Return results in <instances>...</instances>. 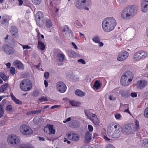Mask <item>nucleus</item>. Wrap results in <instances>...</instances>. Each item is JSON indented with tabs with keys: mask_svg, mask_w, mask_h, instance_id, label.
Listing matches in <instances>:
<instances>
[{
	"mask_svg": "<svg viewBox=\"0 0 148 148\" xmlns=\"http://www.w3.org/2000/svg\"><path fill=\"white\" fill-rule=\"evenodd\" d=\"M116 24L117 23L114 18L108 17L103 20L102 26L104 32H108L113 30Z\"/></svg>",
	"mask_w": 148,
	"mask_h": 148,
	"instance_id": "1",
	"label": "nucleus"
},
{
	"mask_svg": "<svg viewBox=\"0 0 148 148\" xmlns=\"http://www.w3.org/2000/svg\"><path fill=\"white\" fill-rule=\"evenodd\" d=\"M137 10V7L135 5H130L123 10L121 17L123 19H129L136 13Z\"/></svg>",
	"mask_w": 148,
	"mask_h": 148,
	"instance_id": "2",
	"label": "nucleus"
},
{
	"mask_svg": "<svg viewBox=\"0 0 148 148\" xmlns=\"http://www.w3.org/2000/svg\"><path fill=\"white\" fill-rule=\"evenodd\" d=\"M120 125L117 123H112L108 127L107 133L109 136L112 138H118L121 135L119 130Z\"/></svg>",
	"mask_w": 148,
	"mask_h": 148,
	"instance_id": "3",
	"label": "nucleus"
},
{
	"mask_svg": "<svg viewBox=\"0 0 148 148\" xmlns=\"http://www.w3.org/2000/svg\"><path fill=\"white\" fill-rule=\"evenodd\" d=\"M134 78L133 73L130 71L125 72L122 76L120 83L123 86H127L129 85L131 83Z\"/></svg>",
	"mask_w": 148,
	"mask_h": 148,
	"instance_id": "4",
	"label": "nucleus"
},
{
	"mask_svg": "<svg viewBox=\"0 0 148 148\" xmlns=\"http://www.w3.org/2000/svg\"><path fill=\"white\" fill-rule=\"evenodd\" d=\"M134 121L135 124H129L123 127L122 131L124 134H129L133 131H136L139 129V121L137 120H135Z\"/></svg>",
	"mask_w": 148,
	"mask_h": 148,
	"instance_id": "5",
	"label": "nucleus"
},
{
	"mask_svg": "<svg viewBox=\"0 0 148 148\" xmlns=\"http://www.w3.org/2000/svg\"><path fill=\"white\" fill-rule=\"evenodd\" d=\"M147 52L143 50H140L135 52L133 56V60L134 61L138 62L143 60L147 56Z\"/></svg>",
	"mask_w": 148,
	"mask_h": 148,
	"instance_id": "6",
	"label": "nucleus"
},
{
	"mask_svg": "<svg viewBox=\"0 0 148 148\" xmlns=\"http://www.w3.org/2000/svg\"><path fill=\"white\" fill-rule=\"evenodd\" d=\"M20 87L21 90L24 91L30 90L32 87V84L30 80L24 79L21 82Z\"/></svg>",
	"mask_w": 148,
	"mask_h": 148,
	"instance_id": "7",
	"label": "nucleus"
},
{
	"mask_svg": "<svg viewBox=\"0 0 148 148\" xmlns=\"http://www.w3.org/2000/svg\"><path fill=\"white\" fill-rule=\"evenodd\" d=\"M92 110H85L86 116L91 120L94 124L96 125H99L100 122L97 116L94 114L92 113Z\"/></svg>",
	"mask_w": 148,
	"mask_h": 148,
	"instance_id": "8",
	"label": "nucleus"
},
{
	"mask_svg": "<svg viewBox=\"0 0 148 148\" xmlns=\"http://www.w3.org/2000/svg\"><path fill=\"white\" fill-rule=\"evenodd\" d=\"M20 132L25 135H29L33 133L32 130L28 125L25 124L22 125L20 128Z\"/></svg>",
	"mask_w": 148,
	"mask_h": 148,
	"instance_id": "9",
	"label": "nucleus"
},
{
	"mask_svg": "<svg viewBox=\"0 0 148 148\" xmlns=\"http://www.w3.org/2000/svg\"><path fill=\"white\" fill-rule=\"evenodd\" d=\"M8 143L13 145H17L20 142L18 137L14 135H9L8 138Z\"/></svg>",
	"mask_w": 148,
	"mask_h": 148,
	"instance_id": "10",
	"label": "nucleus"
},
{
	"mask_svg": "<svg viewBox=\"0 0 148 148\" xmlns=\"http://www.w3.org/2000/svg\"><path fill=\"white\" fill-rule=\"evenodd\" d=\"M37 25L39 26H41V23L44 19V17L43 12L38 11L36 14L35 16Z\"/></svg>",
	"mask_w": 148,
	"mask_h": 148,
	"instance_id": "11",
	"label": "nucleus"
},
{
	"mask_svg": "<svg viewBox=\"0 0 148 148\" xmlns=\"http://www.w3.org/2000/svg\"><path fill=\"white\" fill-rule=\"evenodd\" d=\"M66 136L69 139L73 141H77L79 138V135L73 131L68 132L66 134Z\"/></svg>",
	"mask_w": 148,
	"mask_h": 148,
	"instance_id": "12",
	"label": "nucleus"
},
{
	"mask_svg": "<svg viewBox=\"0 0 148 148\" xmlns=\"http://www.w3.org/2000/svg\"><path fill=\"white\" fill-rule=\"evenodd\" d=\"M56 87L58 91L61 93L65 92L66 89V85L62 81L58 82L56 84Z\"/></svg>",
	"mask_w": 148,
	"mask_h": 148,
	"instance_id": "13",
	"label": "nucleus"
},
{
	"mask_svg": "<svg viewBox=\"0 0 148 148\" xmlns=\"http://www.w3.org/2000/svg\"><path fill=\"white\" fill-rule=\"evenodd\" d=\"M128 56L129 53L127 52L122 51L119 54L117 59L118 61H123L126 59Z\"/></svg>",
	"mask_w": 148,
	"mask_h": 148,
	"instance_id": "14",
	"label": "nucleus"
},
{
	"mask_svg": "<svg viewBox=\"0 0 148 148\" xmlns=\"http://www.w3.org/2000/svg\"><path fill=\"white\" fill-rule=\"evenodd\" d=\"M10 32L14 38H16L18 37L19 36L18 30L16 27L11 26Z\"/></svg>",
	"mask_w": 148,
	"mask_h": 148,
	"instance_id": "15",
	"label": "nucleus"
},
{
	"mask_svg": "<svg viewBox=\"0 0 148 148\" xmlns=\"http://www.w3.org/2000/svg\"><path fill=\"white\" fill-rule=\"evenodd\" d=\"M142 11L144 12H147L148 10V1L144 0L142 1L141 5Z\"/></svg>",
	"mask_w": 148,
	"mask_h": 148,
	"instance_id": "16",
	"label": "nucleus"
},
{
	"mask_svg": "<svg viewBox=\"0 0 148 148\" xmlns=\"http://www.w3.org/2000/svg\"><path fill=\"white\" fill-rule=\"evenodd\" d=\"M4 49L5 53L9 55L13 53L14 51V49L12 47L8 45H6Z\"/></svg>",
	"mask_w": 148,
	"mask_h": 148,
	"instance_id": "17",
	"label": "nucleus"
},
{
	"mask_svg": "<svg viewBox=\"0 0 148 148\" xmlns=\"http://www.w3.org/2000/svg\"><path fill=\"white\" fill-rule=\"evenodd\" d=\"M147 83V82L146 80L143 79L138 81L137 82V84L140 88L142 89L146 86Z\"/></svg>",
	"mask_w": 148,
	"mask_h": 148,
	"instance_id": "18",
	"label": "nucleus"
},
{
	"mask_svg": "<svg viewBox=\"0 0 148 148\" xmlns=\"http://www.w3.org/2000/svg\"><path fill=\"white\" fill-rule=\"evenodd\" d=\"M14 65L16 66L19 70L24 69V66L23 64L19 60H15L13 62Z\"/></svg>",
	"mask_w": 148,
	"mask_h": 148,
	"instance_id": "19",
	"label": "nucleus"
},
{
	"mask_svg": "<svg viewBox=\"0 0 148 148\" xmlns=\"http://www.w3.org/2000/svg\"><path fill=\"white\" fill-rule=\"evenodd\" d=\"M45 47V45L42 41L38 40L37 44V48L41 51H43Z\"/></svg>",
	"mask_w": 148,
	"mask_h": 148,
	"instance_id": "20",
	"label": "nucleus"
},
{
	"mask_svg": "<svg viewBox=\"0 0 148 148\" xmlns=\"http://www.w3.org/2000/svg\"><path fill=\"white\" fill-rule=\"evenodd\" d=\"M59 50L61 53L58 54L57 55V57L58 58L59 62H62L64 60L65 57L62 52L60 50Z\"/></svg>",
	"mask_w": 148,
	"mask_h": 148,
	"instance_id": "21",
	"label": "nucleus"
},
{
	"mask_svg": "<svg viewBox=\"0 0 148 148\" xmlns=\"http://www.w3.org/2000/svg\"><path fill=\"white\" fill-rule=\"evenodd\" d=\"M9 20V16L7 15H5L2 16L1 20V23L2 24H4L7 23H8Z\"/></svg>",
	"mask_w": 148,
	"mask_h": 148,
	"instance_id": "22",
	"label": "nucleus"
},
{
	"mask_svg": "<svg viewBox=\"0 0 148 148\" xmlns=\"http://www.w3.org/2000/svg\"><path fill=\"white\" fill-rule=\"evenodd\" d=\"M78 121L76 120H73L69 123V126L72 127L76 128L79 126V123Z\"/></svg>",
	"mask_w": 148,
	"mask_h": 148,
	"instance_id": "23",
	"label": "nucleus"
},
{
	"mask_svg": "<svg viewBox=\"0 0 148 148\" xmlns=\"http://www.w3.org/2000/svg\"><path fill=\"white\" fill-rule=\"evenodd\" d=\"M121 96L125 98L128 97L130 96V92L127 91L121 90L119 92Z\"/></svg>",
	"mask_w": 148,
	"mask_h": 148,
	"instance_id": "24",
	"label": "nucleus"
},
{
	"mask_svg": "<svg viewBox=\"0 0 148 148\" xmlns=\"http://www.w3.org/2000/svg\"><path fill=\"white\" fill-rule=\"evenodd\" d=\"M67 54L69 57L71 58H76L77 56L76 53L72 50H68L67 51Z\"/></svg>",
	"mask_w": 148,
	"mask_h": 148,
	"instance_id": "25",
	"label": "nucleus"
},
{
	"mask_svg": "<svg viewBox=\"0 0 148 148\" xmlns=\"http://www.w3.org/2000/svg\"><path fill=\"white\" fill-rule=\"evenodd\" d=\"M10 96L12 100L16 104L21 105L22 103L21 101L19 100L16 99L15 97L13 94L12 93H11Z\"/></svg>",
	"mask_w": 148,
	"mask_h": 148,
	"instance_id": "26",
	"label": "nucleus"
},
{
	"mask_svg": "<svg viewBox=\"0 0 148 148\" xmlns=\"http://www.w3.org/2000/svg\"><path fill=\"white\" fill-rule=\"evenodd\" d=\"M47 126H48L49 131L51 134H54L55 133V130L53 125L47 124L46 127Z\"/></svg>",
	"mask_w": 148,
	"mask_h": 148,
	"instance_id": "27",
	"label": "nucleus"
},
{
	"mask_svg": "<svg viewBox=\"0 0 148 148\" xmlns=\"http://www.w3.org/2000/svg\"><path fill=\"white\" fill-rule=\"evenodd\" d=\"M75 5L77 8L80 10L83 9L84 8V5L80 1V0L77 1L75 4Z\"/></svg>",
	"mask_w": 148,
	"mask_h": 148,
	"instance_id": "28",
	"label": "nucleus"
},
{
	"mask_svg": "<svg viewBox=\"0 0 148 148\" xmlns=\"http://www.w3.org/2000/svg\"><path fill=\"white\" fill-rule=\"evenodd\" d=\"M91 134L89 132H87L85 134V140L87 143L89 142L91 139Z\"/></svg>",
	"mask_w": 148,
	"mask_h": 148,
	"instance_id": "29",
	"label": "nucleus"
},
{
	"mask_svg": "<svg viewBox=\"0 0 148 148\" xmlns=\"http://www.w3.org/2000/svg\"><path fill=\"white\" fill-rule=\"evenodd\" d=\"M8 84L7 83L4 84L0 87V92L2 93L6 90L8 87Z\"/></svg>",
	"mask_w": 148,
	"mask_h": 148,
	"instance_id": "30",
	"label": "nucleus"
},
{
	"mask_svg": "<svg viewBox=\"0 0 148 148\" xmlns=\"http://www.w3.org/2000/svg\"><path fill=\"white\" fill-rule=\"evenodd\" d=\"M76 95L79 97H83L84 96V93L79 89L76 90L75 92Z\"/></svg>",
	"mask_w": 148,
	"mask_h": 148,
	"instance_id": "31",
	"label": "nucleus"
},
{
	"mask_svg": "<svg viewBox=\"0 0 148 148\" xmlns=\"http://www.w3.org/2000/svg\"><path fill=\"white\" fill-rule=\"evenodd\" d=\"M45 26L47 28H49L51 27L53 25V23L51 20L47 19L45 21Z\"/></svg>",
	"mask_w": 148,
	"mask_h": 148,
	"instance_id": "32",
	"label": "nucleus"
},
{
	"mask_svg": "<svg viewBox=\"0 0 148 148\" xmlns=\"http://www.w3.org/2000/svg\"><path fill=\"white\" fill-rule=\"evenodd\" d=\"M69 103L71 106H78L80 104L79 102L75 100L70 101Z\"/></svg>",
	"mask_w": 148,
	"mask_h": 148,
	"instance_id": "33",
	"label": "nucleus"
},
{
	"mask_svg": "<svg viewBox=\"0 0 148 148\" xmlns=\"http://www.w3.org/2000/svg\"><path fill=\"white\" fill-rule=\"evenodd\" d=\"M101 87L100 85V84L99 82L97 80H96L93 86V87L94 88L96 89H97L99 88H100Z\"/></svg>",
	"mask_w": 148,
	"mask_h": 148,
	"instance_id": "34",
	"label": "nucleus"
},
{
	"mask_svg": "<svg viewBox=\"0 0 148 148\" xmlns=\"http://www.w3.org/2000/svg\"><path fill=\"white\" fill-rule=\"evenodd\" d=\"M142 145L145 148H148V139H145L143 140Z\"/></svg>",
	"mask_w": 148,
	"mask_h": 148,
	"instance_id": "35",
	"label": "nucleus"
},
{
	"mask_svg": "<svg viewBox=\"0 0 148 148\" xmlns=\"http://www.w3.org/2000/svg\"><path fill=\"white\" fill-rule=\"evenodd\" d=\"M92 40L95 42L98 43L100 41V38L97 36H95L92 38Z\"/></svg>",
	"mask_w": 148,
	"mask_h": 148,
	"instance_id": "36",
	"label": "nucleus"
},
{
	"mask_svg": "<svg viewBox=\"0 0 148 148\" xmlns=\"http://www.w3.org/2000/svg\"><path fill=\"white\" fill-rule=\"evenodd\" d=\"M0 77L4 81H6L7 80V76L3 73L1 72L0 73Z\"/></svg>",
	"mask_w": 148,
	"mask_h": 148,
	"instance_id": "37",
	"label": "nucleus"
},
{
	"mask_svg": "<svg viewBox=\"0 0 148 148\" xmlns=\"http://www.w3.org/2000/svg\"><path fill=\"white\" fill-rule=\"evenodd\" d=\"M115 118L118 120H120L122 117V115L119 113H116L114 114Z\"/></svg>",
	"mask_w": 148,
	"mask_h": 148,
	"instance_id": "38",
	"label": "nucleus"
},
{
	"mask_svg": "<svg viewBox=\"0 0 148 148\" xmlns=\"http://www.w3.org/2000/svg\"><path fill=\"white\" fill-rule=\"evenodd\" d=\"M12 105H8L6 107V110L9 112H12Z\"/></svg>",
	"mask_w": 148,
	"mask_h": 148,
	"instance_id": "39",
	"label": "nucleus"
},
{
	"mask_svg": "<svg viewBox=\"0 0 148 148\" xmlns=\"http://www.w3.org/2000/svg\"><path fill=\"white\" fill-rule=\"evenodd\" d=\"M38 100L40 102L46 101L47 100V98L45 97H42L40 98H39Z\"/></svg>",
	"mask_w": 148,
	"mask_h": 148,
	"instance_id": "40",
	"label": "nucleus"
},
{
	"mask_svg": "<svg viewBox=\"0 0 148 148\" xmlns=\"http://www.w3.org/2000/svg\"><path fill=\"white\" fill-rule=\"evenodd\" d=\"M144 115L146 118H148V107L145 109Z\"/></svg>",
	"mask_w": 148,
	"mask_h": 148,
	"instance_id": "41",
	"label": "nucleus"
},
{
	"mask_svg": "<svg viewBox=\"0 0 148 148\" xmlns=\"http://www.w3.org/2000/svg\"><path fill=\"white\" fill-rule=\"evenodd\" d=\"M75 25L77 27H80L82 26V24L78 21H76L75 23Z\"/></svg>",
	"mask_w": 148,
	"mask_h": 148,
	"instance_id": "42",
	"label": "nucleus"
},
{
	"mask_svg": "<svg viewBox=\"0 0 148 148\" xmlns=\"http://www.w3.org/2000/svg\"><path fill=\"white\" fill-rule=\"evenodd\" d=\"M39 95V92L36 90H34L32 93V95L33 96L35 97H36Z\"/></svg>",
	"mask_w": 148,
	"mask_h": 148,
	"instance_id": "43",
	"label": "nucleus"
},
{
	"mask_svg": "<svg viewBox=\"0 0 148 148\" xmlns=\"http://www.w3.org/2000/svg\"><path fill=\"white\" fill-rule=\"evenodd\" d=\"M10 73L12 75H14L15 74V69L13 67H12L10 69Z\"/></svg>",
	"mask_w": 148,
	"mask_h": 148,
	"instance_id": "44",
	"label": "nucleus"
},
{
	"mask_svg": "<svg viewBox=\"0 0 148 148\" xmlns=\"http://www.w3.org/2000/svg\"><path fill=\"white\" fill-rule=\"evenodd\" d=\"M32 1L34 4L37 5L40 3L41 0H32Z\"/></svg>",
	"mask_w": 148,
	"mask_h": 148,
	"instance_id": "45",
	"label": "nucleus"
},
{
	"mask_svg": "<svg viewBox=\"0 0 148 148\" xmlns=\"http://www.w3.org/2000/svg\"><path fill=\"white\" fill-rule=\"evenodd\" d=\"M19 44L23 48V49H29L30 48V47L28 45H23L21 44Z\"/></svg>",
	"mask_w": 148,
	"mask_h": 148,
	"instance_id": "46",
	"label": "nucleus"
},
{
	"mask_svg": "<svg viewBox=\"0 0 148 148\" xmlns=\"http://www.w3.org/2000/svg\"><path fill=\"white\" fill-rule=\"evenodd\" d=\"M88 130L90 132H92L93 130V127L91 125H88Z\"/></svg>",
	"mask_w": 148,
	"mask_h": 148,
	"instance_id": "47",
	"label": "nucleus"
},
{
	"mask_svg": "<svg viewBox=\"0 0 148 148\" xmlns=\"http://www.w3.org/2000/svg\"><path fill=\"white\" fill-rule=\"evenodd\" d=\"M33 114H36L40 113L41 112V110H38L35 111H33Z\"/></svg>",
	"mask_w": 148,
	"mask_h": 148,
	"instance_id": "48",
	"label": "nucleus"
},
{
	"mask_svg": "<svg viewBox=\"0 0 148 148\" xmlns=\"http://www.w3.org/2000/svg\"><path fill=\"white\" fill-rule=\"evenodd\" d=\"M49 76V73L48 72H45L44 74V77L45 78L47 79H48Z\"/></svg>",
	"mask_w": 148,
	"mask_h": 148,
	"instance_id": "49",
	"label": "nucleus"
},
{
	"mask_svg": "<svg viewBox=\"0 0 148 148\" xmlns=\"http://www.w3.org/2000/svg\"><path fill=\"white\" fill-rule=\"evenodd\" d=\"M109 99L110 100L114 101L116 100V97H112V95H110L109 96Z\"/></svg>",
	"mask_w": 148,
	"mask_h": 148,
	"instance_id": "50",
	"label": "nucleus"
},
{
	"mask_svg": "<svg viewBox=\"0 0 148 148\" xmlns=\"http://www.w3.org/2000/svg\"><path fill=\"white\" fill-rule=\"evenodd\" d=\"M130 96L132 97H136L137 96V94L136 92H132L130 94Z\"/></svg>",
	"mask_w": 148,
	"mask_h": 148,
	"instance_id": "51",
	"label": "nucleus"
},
{
	"mask_svg": "<svg viewBox=\"0 0 148 148\" xmlns=\"http://www.w3.org/2000/svg\"><path fill=\"white\" fill-rule=\"evenodd\" d=\"M77 61L78 62H81L82 64H86V62L84 60L82 59H80L79 60H77Z\"/></svg>",
	"mask_w": 148,
	"mask_h": 148,
	"instance_id": "52",
	"label": "nucleus"
},
{
	"mask_svg": "<svg viewBox=\"0 0 148 148\" xmlns=\"http://www.w3.org/2000/svg\"><path fill=\"white\" fill-rule=\"evenodd\" d=\"M106 148H115L111 144H108L107 145Z\"/></svg>",
	"mask_w": 148,
	"mask_h": 148,
	"instance_id": "53",
	"label": "nucleus"
},
{
	"mask_svg": "<svg viewBox=\"0 0 148 148\" xmlns=\"http://www.w3.org/2000/svg\"><path fill=\"white\" fill-rule=\"evenodd\" d=\"M69 29V28L67 25H65L64 27V28L63 29V31L64 32L66 30H67Z\"/></svg>",
	"mask_w": 148,
	"mask_h": 148,
	"instance_id": "54",
	"label": "nucleus"
},
{
	"mask_svg": "<svg viewBox=\"0 0 148 148\" xmlns=\"http://www.w3.org/2000/svg\"><path fill=\"white\" fill-rule=\"evenodd\" d=\"M4 112L3 110H0V118H1L3 115Z\"/></svg>",
	"mask_w": 148,
	"mask_h": 148,
	"instance_id": "55",
	"label": "nucleus"
},
{
	"mask_svg": "<svg viewBox=\"0 0 148 148\" xmlns=\"http://www.w3.org/2000/svg\"><path fill=\"white\" fill-rule=\"evenodd\" d=\"M44 84L45 87L47 88L48 86V82L46 80L44 81Z\"/></svg>",
	"mask_w": 148,
	"mask_h": 148,
	"instance_id": "56",
	"label": "nucleus"
},
{
	"mask_svg": "<svg viewBox=\"0 0 148 148\" xmlns=\"http://www.w3.org/2000/svg\"><path fill=\"white\" fill-rule=\"evenodd\" d=\"M26 114L27 115H30L33 114V111H30L27 112Z\"/></svg>",
	"mask_w": 148,
	"mask_h": 148,
	"instance_id": "57",
	"label": "nucleus"
},
{
	"mask_svg": "<svg viewBox=\"0 0 148 148\" xmlns=\"http://www.w3.org/2000/svg\"><path fill=\"white\" fill-rule=\"evenodd\" d=\"M126 105L127 106L128 108L126 109L125 110H124V112H127L129 114H130V113L129 110V108L128 107V105Z\"/></svg>",
	"mask_w": 148,
	"mask_h": 148,
	"instance_id": "58",
	"label": "nucleus"
},
{
	"mask_svg": "<svg viewBox=\"0 0 148 148\" xmlns=\"http://www.w3.org/2000/svg\"><path fill=\"white\" fill-rule=\"evenodd\" d=\"M60 107V105H55L51 107V108L53 109L55 108H58Z\"/></svg>",
	"mask_w": 148,
	"mask_h": 148,
	"instance_id": "59",
	"label": "nucleus"
},
{
	"mask_svg": "<svg viewBox=\"0 0 148 148\" xmlns=\"http://www.w3.org/2000/svg\"><path fill=\"white\" fill-rule=\"evenodd\" d=\"M80 1L83 4L85 3L86 2H89L90 0H81Z\"/></svg>",
	"mask_w": 148,
	"mask_h": 148,
	"instance_id": "60",
	"label": "nucleus"
},
{
	"mask_svg": "<svg viewBox=\"0 0 148 148\" xmlns=\"http://www.w3.org/2000/svg\"><path fill=\"white\" fill-rule=\"evenodd\" d=\"M71 44L75 49H77V46L73 42H72L71 43Z\"/></svg>",
	"mask_w": 148,
	"mask_h": 148,
	"instance_id": "61",
	"label": "nucleus"
},
{
	"mask_svg": "<svg viewBox=\"0 0 148 148\" xmlns=\"http://www.w3.org/2000/svg\"><path fill=\"white\" fill-rule=\"evenodd\" d=\"M81 148H93L92 147L89 146L88 145H85L81 147Z\"/></svg>",
	"mask_w": 148,
	"mask_h": 148,
	"instance_id": "62",
	"label": "nucleus"
},
{
	"mask_svg": "<svg viewBox=\"0 0 148 148\" xmlns=\"http://www.w3.org/2000/svg\"><path fill=\"white\" fill-rule=\"evenodd\" d=\"M18 4L19 5H21L23 3V1L22 0H18Z\"/></svg>",
	"mask_w": 148,
	"mask_h": 148,
	"instance_id": "63",
	"label": "nucleus"
},
{
	"mask_svg": "<svg viewBox=\"0 0 148 148\" xmlns=\"http://www.w3.org/2000/svg\"><path fill=\"white\" fill-rule=\"evenodd\" d=\"M104 138L106 140V141H109L110 140V139L108 138L106 136H103Z\"/></svg>",
	"mask_w": 148,
	"mask_h": 148,
	"instance_id": "64",
	"label": "nucleus"
}]
</instances>
